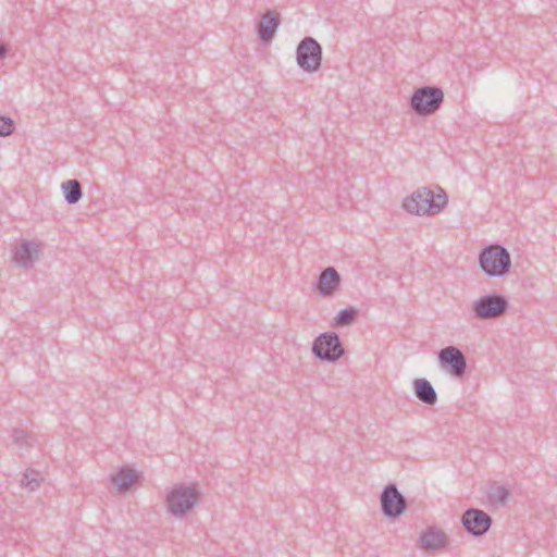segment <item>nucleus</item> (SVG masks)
Returning <instances> with one entry per match:
<instances>
[{"label":"nucleus","instance_id":"21","mask_svg":"<svg viewBox=\"0 0 557 557\" xmlns=\"http://www.w3.org/2000/svg\"><path fill=\"white\" fill-rule=\"evenodd\" d=\"M448 202V197L446 193L440 188L438 194H434L433 190L430 189L429 197H426L425 206L429 205H437V207H441V211L446 207Z\"/></svg>","mask_w":557,"mask_h":557},{"label":"nucleus","instance_id":"22","mask_svg":"<svg viewBox=\"0 0 557 557\" xmlns=\"http://www.w3.org/2000/svg\"><path fill=\"white\" fill-rule=\"evenodd\" d=\"M12 440H13V443L20 448L30 446V443L28 441V435L23 430H18V429L14 430L13 434H12Z\"/></svg>","mask_w":557,"mask_h":557},{"label":"nucleus","instance_id":"17","mask_svg":"<svg viewBox=\"0 0 557 557\" xmlns=\"http://www.w3.org/2000/svg\"><path fill=\"white\" fill-rule=\"evenodd\" d=\"M61 188L69 205L77 203L83 196L82 186L77 180H69L62 183Z\"/></svg>","mask_w":557,"mask_h":557},{"label":"nucleus","instance_id":"19","mask_svg":"<svg viewBox=\"0 0 557 557\" xmlns=\"http://www.w3.org/2000/svg\"><path fill=\"white\" fill-rule=\"evenodd\" d=\"M508 496L509 491L503 485L492 486L487 492L488 499L495 504H505Z\"/></svg>","mask_w":557,"mask_h":557},{"label":"nucleus","instance_id":"1","mask_svg":"<svg viewBox=\"0 0 557 557\" xmlns=\"http://www.w3.org/2000/svg\"><path fill=\"white\" fill-rule=\"evenodd\" d=\"M479 262L486 275L500 277L509 272L511 258L505 247L495 244L487 246L481 251Z\"/></svg>","mask_w":557,"mask_h":557},{"label":"nucleus","instance_id":"2","mask_svg":"<svg viewBox=\"0 0 557 557\" xmlns=\"http://www.w3.org/2000/svg\"><path fill=\"white\" fill-rule=\"evenodd\" d=\"M444 102V92L437 86L417 88L410 98V108L419 116H429L440 110Z\"/></svg>","mask_w":557,"mask_h":557},{"label":"nucleus","instance_id":"12","mask_svg":"<svg viewBox=\"0 0 557 557\" xmlns=\"http://www.w3.org/2000/svg\"><path fill=\"white\" fill-rule=\"evenodd\" d=\"M341 284V275L333 267L325 268L315 283L318 293L323 296H332Z\"/></svg>","mask_w":557,"mask_h":557},{"label":"nucleus","instance_id":"11","mask_svg":"<svg viewBox=\"0 0 557 557\" xmlns=\"http://www.w3.org/2000/svg\"><path fill=\"white\" fill-rule=\"evenodd\" d=\"M41 255L39 243L24 240L16 246L13 255V262L23 268H32Z\"/></svg>","mask_w":557,"mask_h":557},{"label":"nucleus","instance_id":"24","mask_svg":"<svg viewBox=\"0 0 557 557\" xmlns=\"http://www.w3.org/2000/svg\"><path fill=\"white\" fill-rule=\"evenodd\" d=\"M8 53V48L5 45H0V59H3Z\"/></svg>","mask_w":557,"mask_h":557},{"label":"nucleus","instance_id":"15","mask_svg":"<svg viewBox=\"0 0 557 557\" xmlns=\"http://www.w3.org/2000/svg\"><path fill=\"white\" fill-rule=\"evenodd\" d=\"M414 396L428 406H434L437 403V393L426 379H416L413 381Z\"/></svg>","mask_w":557,"mask_h":557},{"label":"nucleus","instance_id":"13","mask_svg":"<svg viewBox=\"0 0 557 557\" xmlns=\"http://www.w3.org/2000/svg\"><path fill=\"white\" fill-rule=\"evenodd\" d=\"M280 23L281 21L278 13L275 11L268 10L261 16L260 23L257 28L259 38L264 42L271 41L277 32Z\"/></svg>","mask_w":557,"mask_h":557},{"label":"nucleus","instance_id":"18","mask_svg":"<svg viewBox=\"0 0 557 557\" xmlns=\"http://www.w3.org/2000/svg\"><path fill=\"white\" fill-rule=\"evenodd\" d=\"M358 317V309L352 306H348L342 309L332 321L333 327H344L352 324Z\"/></svg>","mask_w":557,"mask_h":557},{"label":"nucleus","instance_id":"9","mask_svg":"<svg viewBox=\"0 0 557 557\" xmlns=\"http://www.w3.org/2000/svg\"><path fill=\"white\" fill-rule=\"evenodd\" d=\"M430 188L421 187L413 191L409 197L405 198L403 202L404 209L416 215H435L441 212V207L437 205L425 206L426 197H429Z\"/></svg>","mask_w":557,"mask_h":557},{"label":"nucleus","instance_id":"16","mask_svg":"<svg viewBox=\"0 0 557 557\" xmlns=\"http://www.w3.org/2000/svg\"><path fill=\"white\" fill-rule=\"evenodd\" d=\"M110 480L121 492H125L137 480V473L133 469H121L116 474L111 475Z\"/></svg>","mask_w":557,"mask_h":557},{"label":"nucleus","instance_id":"10","mask_svg":"<svg viewBox=\"0 0 557 557\" xmlns=\"http://www.w3.org/2000/svg\"><path fill=\"white\" fill-rule=\"evenodd\" d=\"M461 522L468 533L482 536L490 530L492 518L481 509L470 508L462 515Z\"/></svg>","mask_w":557,"mask_h":557},{"label":"nucleus","instance_id":"7","mask_svg":"<svg viewBox=\"0 0 557 557\" xmlns=\"http://www.w3.org/2000/svg\"><path fill=\"white\" fill-rule=\"evenodd\" d=\"M437 360L443 371L456 379L463 377L467 371V359L456 346H447L438 351Z\"/></svg>","mask_w":557,"mask_h":557},{"label":"nucleus","instance_id":"3","mask_svg":"<svg viewBox=\"0 0 557 557\" xmlns=\"http://www.w3.org/2000/svg\"><path fill=\"white\" fill-rule=\"evenodd\" d=\"M199 492L196 487L184 484L175 485L166 496L168 511L174 517H184L198 503Z\"/></svg>","mask_w":557,"mask_h":557},{"label":"nucleus","instance_id":"6","mask_svg":"<svg viewBox=\"0 0 557 557\" xmlns=\"http://www.w3.org/2000/svg\"><path fill=\"white\" fill-rule=\"evenodd\" d=\"M508 308L509 302L507 298L495 293L481 296L472 304V311L475 318L480 320L499 318L507 312Z\"/></svg>","mask_w":557,"mask_h":557},{"label":"nucleus","instance_id":"4","mask_svg":"<svg viewBox=\"0 0 557 557\" xmlns=\"http://www.w3.org/2000/svg\"><path fill=\"white\" fill-rule=\"evenodd\" d=\"M311 350L317 359L327 362H335L345 354L339 336L334 332L321 333L313 341Z\"/></svg>","mask_w":557,"mask_h":557},{"label":"nucleus","instance_id":"8","mask_svg":"<svg viewBox=\"0 0 557 557\" xmlns=\"http://www.w3.org/2000/svg\"><path fill=\"white\" fill-rule=\"evenodd\" d=\"M381 508L385 517L396 519L407 509V502L395 484L386 485L381 494Z\"/></svg>","mask_w":557,"mask_h":557},{"label":"nucleus","instance_id":"23","mask_svg":"<svg viewBox=\"0 0 557 557\" xmlns=\"http://www.w3.org/2000/svg\"><path fill=\"white\" fill-rule=\"evenodd\" d=\"M14 132V123L11 117L0 115V137L9 136Z\"/></svg>","mask_w":557,"mask_h":557},{"label":"nucleus","instance_id":"20","mask_svg":"<svg viewBox=\"0 0 557 557\" xmlns=\"http://www.w3.org/2000/svg\"><path fill=\"white\" fill-rule=\"evenodd\" d=\"M40 474L34 470H27L22 479V485L29 491H36L40 486Z\"/></svg>","mask_w":557,"mask_h":557},{"label":"nucleus","instance_id":"14","mask_svg":"<svg viewBox=\"0 0 557 557\" xmlns=\"http://www.w3.org/2000/svg\"><path fill=\"white\" fill-rule=\"evenodd\" d=\"M447 539L443 531L429 528L419 539L420 547L425 550H437L446 546Z\"/></svg>","mask_w":557,"mask_h":557},{"label":"nucleus","instance_id":"5","mask_svg":"<svg viewBox=\"0 0 557 557\" xmlns=\"http://www.w3.org/2000/svg\"><path fill=\"white\" fill-rule=\"evenodd\" d=\"M296 61L302 71L318 72L322 63L321 45L312 37H305L297 46Z\"/></svg>","mask_w":557,"mask_h":557}]
</instances>
